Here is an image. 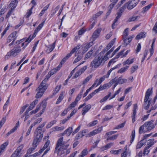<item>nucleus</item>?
<instances>
[{"mask_svg":"<svg viewBox=\"0 0 157 157\" xmlns=\"http://www.w3.org/2000/svg\"><path fill=\"white\" fill-rule=\"evenodd\" d=\"M77 103L75 101H74L70 105L68 108H67V109H69V110L71 109L72 108L74 107L77 105Z\"/></svg>","mask_w":157,"mask_h":157,"instance_id":"nucleus-39","label":"nucleus"},{"mask_svg":"<svg viewBox=\"0 0 157 157\" xmlns=\"http://www.w3.org/2000/svg\"><path fill=\"white\" fill-rule=\"evenodd\" d=\"M135 130H133L132 131V134L131 136V140L130 142L131 144L132 143L134 140L135 137Z\"/></svg>","mask_w":157,"mask_h":157,"instance_id":"nucleus-38","label":"nucleus"},{"mask_svg":"<svg viewBox=\"0 0 157 157\" xmlns=\"http://www.w3.org/2000/svg\"><path fill=\"white\" fill-rule=\"evenodd\" d=\"M101 30V28H98L94 31L90 38L93 41L95 40L99 36Z\"/></svg>","mask_w":157,"mask_h":157,"instance_id":"nucleus-8","label":"nucleus"},{"mask_svg":"<svg viewBox=\"0 0 157 157\" xmlns=\"http://www.w3.org/2000/svg\"><path fill=\"white\" fill-rule=\"evenodd\" d=\"M56 42H54L52 45H49L48 47V50L46 51L48 53L52 51L54 48L55 46Z\"/></svg>","mask_w":157,"mask_h":157,"instance_id":"nucleus-21","label":"nucleus"},{"mask_svg":"<svg viewBox=\"0 0 157 157\" xmlns=\"http://www.w3.org/2000/svg\"><path fill=\"white\" fill-rule=\"evenodd\" d=\"M118 136V135H116L113 136H112L110 137H108L107 139V140H114L117 139V136Z\"/></svg>","mask_w":157,"mask_h":157,"instance_id":"nucleus-51","label":"nucleus"},{"mask_svg":"<svg viewBox=\"0 0 157 157\" xmlns=\"http://www.w3.org/2000/svg\"><path fill=\"white\" fill-rule=\"evenodd\" d=\"M46 124V122H44L42 124H41L36 129V130H39L40 131L44 132L43 131H42V128H43Z\"/></svg>","mask_w":157,"mask_h":157,"instance_id":"nucleus-41","label":"nucleus"},{"mask_svg":"<svg viewBox=\"0 0 157 157\" xmlns=\"http://www.w3.org/2000/svg\"><path fill=\"white\" fill-rule=\"evenodd\" d=\"M93 50L91 49L85 55L84 59H86L90 58L93 54Z\"/></svg>","mask_w":157,"mask_h":157,"instance_id":"nucleus-32","label":"nucleus"},{"mask_svg":"<svg viewBox=\"0 0 157 157\" xmlns=\"http://www.w3.org/2000/svg\"><path fill=\"white\" fill-rule=\"evenodd\" d=\"M138 66L137 65L133 66L131 68V72L132 73L134 72L138 68Z\"/></svg>","mask_w":157,"mask_h":157,"instance_id":"nucleus-61","label":"nucleus"},{"mask_svg":"<svg viewBox=\"0 0 157 157\" xmlns=\"http://www.w3.org/2000/svg\"><path fill=\"white\" fill-rule=\"evenodd\" d=\"M48 80V79L47 78H45L41 82L39 86H40V87H44V88L47 89L48 87V84L46 83V82Z\"/></svg>","mask_w":157,"mask_h":157,"instance_id":"nucleus-16","label":"nucleus"},{"mask_svg":"<svg viewBox=\"0 0 157 157\" xmlns=\"http://www.w3.org/2000/svg\"><path fill=\"white\" fill-rule=\"evenodd\" d=\"M117 68V67H114L113 68H111L110 70H109L108 72H107V73L106 75H104L103 77H105V78H108L109 75L111 71L113 70L116 69Z\"/></svg>","mask_w":157,"mask_h":157,"instance_id":"nucleus-37","label":"nucleus"},{"mask_svg":"<svg viewBox=\"0 0 157 157\" xmlns=\"http://www.w3.org/2000/svg\"><path fill=\"white\" fill-rule=\"evenodd\" d=\"M111 95V93L109 92L108 95L104 97L102 99L100 100V102L101 103L104 101H106L108 99L110 96Z\"/></svg>","mask_w":157,"mask_h":157,"instance_id":"nucleus-33","label":"nucleus"},{"mask_svg":"<svg viewBox=\"0 0 157 157\" xmlns=\"http://www.w3.org/2000/svg\"><path fill=\"white\" fill-rule=\"evenodd\" d=\"M17 127H14L11 130L8 132L6 135V137L9 136L10 134L16 130Z\"/></svg>","mask_w":157,"mask_h":157,"instance_id":"nucleus-56","label":"nucleus"},{"mask_svg":"<svg viewBox=\"0 0 157 157\" xmlns=\"http://www.w3.org/2000/svg\"><path fill=\"white\" fill-rule=\"evenodd\" d=\"M121 149L118 150H111L110 151V152L111 153L113 154L114 155L118 154L119 152L121 151Z\"/></svg>","mask_w":157,"mask_h":157,"instance_id":"nucleus-54","label":"nucleus"},{"mask_svg":"<svg viewBox=\"0 0 157 157\" xmlns=\"http://www.w3.org/2000/svg\"><path fill=\"white\" fill-rule=\"evenodd\" d=\"M149 148H147V147H145L144 150V152L143 154L144 155H147L149 153L150 150H148Z\"/></svg>","mask_w":157,"mask_h":157,"instance_id":"nucleus-58","label":"nucleus"},{"mask_svg":"<svg viewBox=\"0 0 157 157\" xmlns=\"http://www.w3.org/2000/svg\"><path fill=\"white\" fill-rule=\"evenodd\" d=\"M94 87V86H92L89 89H88L86 91V92L83 94V98L85 97L88 94L90 91Z\"/></svg>","mask_w":157,"mask_h":157,"instance_id":"nucleus-48","label":"nucleus"},{"mask_svg":"<svg viewBox=\"0 0 157 157\" xmlns=\"http://www.w3.org/2000/svg\"><path fill=\"white\" fill-rule=\"evenodd\" d=\"M8 144V143L6 142L1 145L0 147V155L1 153L4 151V149Z\"/></svg>","mask_w":157,"mask_h":157,"instance_id":"nucleus-24","label":"nucleus"},{"mask_svg":"<svg viewBox=\"0 0 157 157\" xmlns=\"http://www.w3.org/2000/svg\"><path fill=\"white\" fill-rule=\"evenodd\" d=\"M112 43H110V42L107 45L106 47L102 51H101L100 52L101 55L102 54V55H104L105 52H106L108 50H109L110 48L113 45Z\"/></svg>","mask_w":157,"mask_h":157,"instance_id":"nucleus-22","label":"nucleus"},{"mask_svg":"<svg viewBox=\"0 0 157 157\" xmlns=\"http://www.w3.org/2000/svg\"><path fill=\"white\" fill-rule=\"evenodd\" d=\"M139 1V0H132L128 3H126L127 8L128 10H131L135 7L138 4Z\"/></svg>","mask_w":157,"mask_h":157,"instance_id":"nucleus-6","label":"nucleus"},{"mask_svg":"<svg viewBox=\"0 0 157 157\" xmlns=\"http://www.w3.org/2000/svg\"><path fill=\"white\" fill-rule=\"evenodd\" d=\"M17 32L16 31L12 33L8 37L7 43H9L12 41L11 43L9 44V46H11L13 44L14 41L16 40L17 38Z\"/></svg>","mask_w":157,"mask_h":157,"instance_id":"nucleus-4","label":"nucleus"},{"mask_svg":"<svg viewBox=\"0 0 157 157\" xmlns=\"http://www.w3.org/2000/svg\"><path fill=\"white\" fill-rule=\"evenodd\" d=\"M17 0L12 1L10 4V6L11 7V8H13L14 10L17 6Z\"/></svg>","mask_w":157,"mask_h":157,"instance_id":"nucleus-25","label":"nucleus"},{"mask_svg":"<svg viewBox=\"0 0 157 157\" xmlns=\"http://www.w3.org/2000/svg\"><path fill=\"white\" fill-rule=\"evenodd\" d=\"M133 59H132L130 60L128 59L126 61L123 62V63L124 65L126 64H130L132 63L133 62Z\"/></svg>","mask_w":157,"mask_h":157,"instance_id":"nucleus-45","label":"nucleus"},{"mask_svg":"<svg viewBox=\"0 0 157 157\" xmlns=\"http://www.w3.org/2000/svg\"><path fill=\"white\" fill-rule=\"evenodd\" d=\"M13 49L17 55L21 51V49L19 46V47H14Z\"/></svg>","mask_w":157,"mask_h":157,"instance_id":"nucleus-34","label":"nucleus"},{"mask_svg":"<svg viewBox=\"0 0 157 157\" xmlns=\"http://www.w3.org/2000/svg\"><path fill=\"white\" fill-rule=\"evenodd\" d=\"M143 141V140H142L137 143L136 146V148L137 149L140 148L144 144L142 142Z\"/></svg>","mask_w":157,"mask_h":157,"instance_id":"nucleus-44","label":"nucleus"},{"mask_svg":"<svg viewBox=\"0 0 157 157\" xmlns=\"http://www.w3.org/2000/svg\"><path fill=\"white\" fill-rule=\"evenodd\" d=\"M40 141H41L40 140H37V139L34 138L33 140L32 143V145L36 146V147L38 145L39 143L40 142Z\"/></svg>","mask_w":157,"mask_h":157,"instance_id":"nucleus-36","label":"nucleus"},{"mask_svg":"<svg viewBox=\"0 0 157 157\" xmlns=\"http://www.w3.org/2000/svg\"><path fill=\"white\" fill-rule=\"evenodd\" d=\"M98 93V90H95L92 93L90 94L85 99L84 101H87L91 98L95 94Z\"/></svg>","mask_w":157,"mask_h":157,"instance_id":"nucleus-18","label":"nucleus"},{"mask_svg":"<svg viewBox=\"0 0 157 157\" xmlns=\"http://www.w3.org/2000/svg\"><path fill=\"white\" fill-rule=\"evenodd\" d=\"M147 141V145L146 147H147V148H149L153 145L156 142V141H154V139L149 140Z\"/></svg>","mask_w":157,"mask_h":157,"instance_id":"nucleus-15","label":"nucleus"},{"mask_svg":"<svg viewBox=\"0 0 157 157\" xmlns=\"http://www.w3.org/2000/svg\"><path fill=\"white\" fill-rule=\"evenodd\" d=\"M103 13L102 11H99L96 14L94 15L93 16V20H94L97 18L99 16L101 15Z\"/></svg>","mask_w":157,"mask_h":157,"instance_id":"nucleus-40","label":"nucleus"},{"mask_svg":"<svg viewBox=\"0 0 157 157\" xmlns=\"http://www.w3.org/2000/svg\"><path fill=\"white\" fill-rule=\"evenodd\" d=\"M47 89L42 87L39 86L36 89V91H37V93L36 95V98H39L41 97L43 95L44 92Z\"/></svg>","mask_w":157,"mask_h":157,"instance_id":"nucleus-5","label":"nucleus"},{"mask_svg":"<svg viewBox=\"0 0 157 157\" xmlns=\"http://www.w3.org/2000/svg\"><path fill=\"white\" fill-rule=\"evenodd\" d=\"M6 120V117H3L2 120L0 121V129L2 127L4 123L5 122Z\"/></svg>","mask_w":157,"mask_h":157,"instance_id":"nucleus-59","label":"nucleus"},{"mask_svg":"<svg viewBox=\"0 0 157 157\" xmlns=\"http://www.w3.org/2000/svg\"><path fill=\"white\" fill-rule=\"evenodd\" d=\"M83 53H81L80 51H79L78 52H76L75 56L82 59L83 57Z\"/></svg>","mask_w":157,"mask_h":157,"instance_id":"nucleus-43","label":"nucleus"},{"mask_svg":"<svg viewBox=\"0 0 157 157\" xmlns=\"http://www.w3.org/2000/svg\"><path fill=\"white\" fill-rule=\"evenodd\" d=\"M128 28L124 30L123 33V36H122L123 38L124 37H126L127 36H128Z\"/></svg>","mask_w":157,"mask_h":157,"instance_id":"nucleus-46","label":"nucleus"},{"mask_svg":"<svg viewBox=\"0 0 157 157\" xmlns=\"http://www.w3.org/2000/svg\"><path fill=\"white\" fill-rule=\"evenodd\" d=\"M98 121L97 120H95L93 121L92 122H91L89 124H88L87 126L89 127L93 126L95 125L97 123Z\"/></svg>","mask_w":157,"mask_h":157,"instance_id":"nucleus-49","label":"nucleus"},{"mask_svg":"<svg viewBox=\"0 0 157 157\" xmlns=\"http://www.w3.org/2000/svg\"><path fill=\"white\" fill-rule=\"evenodd\" d=\"M127 4H125L122 7H121L119 10V12L122 13L124 12L125 9L127 7Z\"/></svg>","mask_w":157,"mask_h":157,"instance_id":"nucleus-52","label":"nucleus"},{"mask_svg":"<svg viewBox=\"0 0 157 157\" xmlns=\"http://www.w3.org/2000/svg\"><path fill=\"white\" fill-rule=\"evenodd\" d=\"M104 80V77H101L99 80L98 79H97L94 82V83L93 84L92 86L94 85V87L95 86V85L97 84L96 86H97L99 85L100 84H101V82Z\"/></svg>","mask_w":157,"mask_h":157,"instance_id":"nucleus-17","label":"nucleus"},{"mask_svg":"<svg viewBox=\"0 0 157 157\" xmlns=\"http://www.w3.org/2000/svg\"><path fill=\"white\" fill-rule=\"evenodd\" d=\"M152 93V88L151 89H148L145 94V95H147V96H150V95H151Z\"/></svg>","mask_w":157,"mask_h":157,"instance_id":"nucleus-57","label":"nucleus"},{"mask_svg":"<svg viewBox=\"0 0 157 157\" xmlns=\"http://www.w3.org/2000/svg\"><path fill=\"white\" fill-rule=\"evenodd\" d=\"M147 104L146 105V103H145L144 105V109L145 110H147L149 107V106L151 104V100H148V102H147Z\"/></svg>","mask_w":157,"mask_h":157,"instance_id":"nucleus-53","label":"nucleus"},{"mask_svg":"<svg viewBox=\"0 0 157 157\" xmlns=\"http://www.w3.org/2000/svg\"><path fill=\"white\" fill-rule=\"evenodd\" d=\"M36 146H33V147L29 148L27 151V153L31 154L32 152L36 148Z\"/></svg>","mask_w":157,"mask_h":157,"instance_id":"nucleus-63","label":"nucleus"},{"mask_svg":"<svg viewBox=\"0 0 157 157\" xmlns=\"http://www.w3.org/2000/svg\"><path fill=\"white\" fill-rule=\"evenodd\" d=\"M50 144V141L49 140H48L45 143V144H44V146H45L46 148H47V149H46V150L44 152V154L41 156V157H43V156L45 155L46 154H47L48 152L50 150V147L48 146L49 144Z\"/></svg>","mask_w":157,"mask_h":157,"instance_id":"nucleus-14","label":"nucleus"},{"mask_svg":"<svg viewBox=\"0 0 157 157\" xmlns=\"http://www.w3.org/2000/svg\"><path fill=\"white\" fill-rule=\"evenodd\" d=\"M56 122V121L53 120L49 122L48 124L47 125L46 128H48L51 127Z\"/></svg>","mask_w":157,"mask_h":157,"instance_id":"nucleus-35","label":"nucleus"},{"mask_svg":"<svg viewBox=\"0 0 157 157\" xmlns=\"http://www.w3.org/2000/svg\"><path fill=\"white\" fill-rule=\"evenodd\" d=\"M140 18V17L139 16H132L130 17L128 20V21L129 22L133 21H137Z\"/></svg>","mask_w":157,"mask_h":157,"instance_id":"nucleus-26","label":"nucleus"},{"mask_svg":"<svg viewBox=\"0 0 157 157\" xmlns=\"http://www.w3.org/2000/svg\"><path fill=\"white\" fill-rule=\"evenodd\" d=\"M64 93V92H62L61 93L59 97L57 99V101L56 102V104H58L61 101L63 100L64 98L63 95Z\"/></svg>","mask_w":157,"mask_h":157,"instance_id":"nucleus-23","label":"nucleus"},{"mask_svg":"<svg viewBox=\"0 0 157 157\" xmlns=\"http://www.w3.org/2000/svg\"><path fill=\"white\" fill-rule=\"evenodd\" d=\"M113 144V143H110L107 144L105 146L101 147L100 149V151H102L110 148Z\"/></svg>","mask_w":157,"mask_h":157,"instance_id":"nucleus-12","label":"nucleus"},{"mask_svg":"<svg viewBox=\"0 0 157 157\" xmlns=\"http://www.w3.org/2000/svg\"><path fill=\"white\" fill-rule=\"evenodd\" d=\"M88 152L87 149L85 148L81 152V154L78 157H83L87 155Z\"/></svg>","mask_w":157,"mask_h":157,"instance_id":"nucleus-27","label":"nucleus"},{"mask_svg":"<svg viewBox=\"0 0 157 157\" xmlns=\"http://www.w3.org/2000/svg\"><path fill=\"white\" fill-rule=\"evenodd\" d=\"M113 106L110 105H107L102 110H104L107 109H109L113 107Z\"/></svg>","mask_w":157,"mask_h":157,"instance_id":"nucleus-60","label":"nucleus"},{"mask_svg":"<svg viewBox=\"0 0 157 157\" xmlns=\"http://www.w3.org/2000/svg\"><path fill=\"white\" fill-rule=\"evenodd\" d=\"M152 6V4H150L148 6L144 7L142 9V13H144L145 12L147 11L149 9H150Z\"/></svg>","mask_w":157,"mask_h":157,"instance_id":"nucleus-31","label":"nucleus"},{"mask_svg":"<svg viewBox=\"0 0 157 157\" xmlns=\"http://www.w3.org/2000/svg\"><path fill=\"white\" fill-rule=\"evenodd\" d=\"M70 54H67L65 57L63 58L62 61H61V62H62L63 64L64 63V62L68 59L69 57H70Z\"/></svg>","mask_w":157,"mask_h":157,"instance_id":"nucleus-55","label":"nucleus"},{"mask_svg":"<svg viewBox=\"0 0 157 157\" xmlns=\"http://www.w3.org/2000/svg\"><path fill=\"white\" fill-rule=\"evenodd\" d=\"M117 16L114 20L113 23L112 25V28L113 29H114L116 27L117 24H115L117 21L121 17L122 15V13L118 12L117 13Z\"/></svg>","mask_w":157,"mask_h":157,"instance_id":"nucleus-11","label":"nucleus"},{"mask_svg":"<svg viewBox=\"0 0 157 157\" xmlns=\"http://www.w3.org/2000/svg\"><path fill=\"white\" fill-rule=\"evenodd\" d=\"M86 31V29L82 28L78 31V35H82Z\"/></svg>","mask_w":157,"mask_h":157,"instance_id":"nucleus-64","label":"nucleus"},{"mask_svg":"<svg viewBox=\"0 0 157 157\" xmlns=\"http://www.w3.org/2000/svg\"><path fill=\"white\" fill-rule=\"evenodd\" d=\"M43 133L44 132L40 131L38 130H35L34 138L37 139V140L41 141L43 137Z\"/></svg>","mask_w":157,"mask_h":157,"instance_id":"nucleus-7","label":"nucleus"},{"mask_svg":"<svg viewBox=\"0 0 157 157\" xmlns=\"http://www.w3.org/2000/svg\"><path fill=\"white\" fill-rule=\"evenodd\" d=\"M118 1V0H110V2H112V3L109 5V7H110L111 9H112Z\"/></svg>","mask_w":157,"mask_h":157,"instance_id":"nucleus-30","label":"nucleus"},{"mask_svg":"<svg viewBox=\"0 0 157 157\" xmlns=\"http://www.w3.org/2000/svg\"><path fill=\"white\" fill-rule=\"evenodd\" d=\"M102 55V54L101 55L100 53L98 56H96L91 62L90 67L97 68L100 66H103L105 61L108 59V58L106 56H101Z\"/></svg>","mask_w":157,"mask_h":157,"instance_id":"nucleus-2","label":"nucleus"},{"mask_svg":"<svg viewBox=\"0 0 157 157\" xmlns=\"http://www.w3.org/2000/svg\"><path fill=\"white\" fill-rule=\"evenodd\" d=\"M127 79H122L121 77L118 78H116V81L118 84H123L127 82Z\"/></svg>","mask_w":157,"mask_h":157,"instance_id":"nucleus-19","label":"nucleus"},{"mask_svg":"<svg viewBox=\"0 0 157 157\" xmlns=\"http://www.w3.org/2000/svg\"><path fill=\"white\" fill-rule=\"evenodd\" d=\"M137 108V104H136L134 105L133 109V114L132 117V122L133 123L135 121V116L136 114V110Z\"/></svg>","mask_w":157,"mask_h":157,"instance_id":"nucleus-13","label":"nucleus"},{"mask_svg":"<svg viewBox=\"0 0 157 157\" xmlns=\"http://www.w3.org/2000/svg\"><path fill=\"white\" fill-rule=\"evenodd\" d=\"M92 78V76H89L87 77L86 79H85L82 82L83 84H86L87 82H88L90 79Z\"/></svg>","mask_w":157,"mask_h":157,"instance_id":"nucleus-50","label":"nucleus"},{"mask_svg":"<svg viewBox=\"0 0 157 157\" xmlns=\"http://www.w3.org/2000/svg\"><path fill=\"white\" fill-rule=\"evenodd\" d=\"M91 106L90 104H88L84 107L82 109V115H84L91 108Z\"/></svg>","mask_w":157,"mask_h":157,"instance_id":"nucleus-20","label":"nucleus"},{"mask_svg":"<svg viewBox=\"0 0 157 157\" xmlns=\"http://www.w3.org/2000/svg\"><path fill=\"white\" fill-rule=\"evenodd\" d=\"M145 33L144 32L141 33L136 36V39L138 40L144 38L145 36Z\"/></svg>","mask_w":157,"mask_h":157,"instance_id":"nucleus-28","label":"nucleus"},{"mask_svg":"<svg viewBox=\"0 0 157 157\" xmlns=\"http://www.w3.org/2000/svg\"><path fill=\"white\" fill-rule=\"evenodd\" d=\"M125 124V122H124L120 124H119L117 127H116L114 129H119V128H121L124 126Z\"/></svg>","mask_w":157,"mask_h":157,"instance_id":"nucleus-62","label":"nucleus"},{"mask_svg":"<svg viewBox=\"0 0 157 157\" xmlns=\"http://www.w3.org/2000/svg\"><path fill=\"white\" fill-rule=\"evenodd\" d=\"M17 55L15 53L14 51L13 50V49H12L10 52H8L7 55H6V56H12L13 57H15Z\"/></svg>","mask_w":157,"mask_h":157,"instance_id":"nucleus-29","label":"nucleus"},{"mask_svg":"<svg viewBox=\"0 0 157 157\" xmlns=\"http://www.w3.org/2000/svg\"><path fill=\"white\" fill-rule=\"evenodd\" d=\"M66 143L63 141V137L59 138L57 142L54 153H56L58 155H61L63 153V151L66 150L69 145V144H66Z\"/></svg>","mask_w":157,"mask_h":157,"instance_id":"nucleus-1","label":"nucleus"},{"mask_svg":"<svg viewBox=\"0 0 157 157\" xmlns=\"http://www.w3.org/2000/svg\"><path fill=\"white\" fill-rule=\"evenodd\" d=\"M154 121L153 120L145 122L144 124L141 126L139 129V133L140 134L145 133L153 129L156 125L153 124Z\"/></svg>","mask_w":157,"mask_h":157,"instance_id":"nucleus-3","label":"nucleus"},{"mask_svg":"<svg viewBox=\"0 0 157 157\" xmlns=\"http://www.w3.org/2000/svg\"><path fill=\"white\" fill-rule=\"evenodd\" d=\"M93 41H92V42L89 43L86 45L85 47V48H86V51H87L89 48L92 46Z\"/></svg>","mask_w":157,"mask_h":157,"instance_id":"nucleus-47","label":"nucleus"},{"mask_svg":"<svg viewBox=\"0 0 157 157\" xmlns=\"http://www.w3.org/2000/svg\"><path fill=\"white\" fill-rule=\"evenodd\" d=\"M87 67L86 66L83 67L82 68H81L80 70L76 72L74 78H76L78 77L79 76L82 74L83 73L84 71L86 69Z\"/></svg>","mask_w":157,"mask_h":157,"instance_id":"nucleus-10","label":"nucleus"},{"mask_svg":"<svg viewBox=\"0 0 157 157\" xmlns=\"http://www.w3.org/2000/svg\"><path fill=\"white\" fill-rule=\"evenodd\" d=\"M102 126H101L95 129L92 132H90L86 136V137H90L94 135H95L98 133L101 132L102 130Z\"/></svg>","mask_w":157,"mask_h":157,"instance_id":"nucleus-9","label":"nucleus"},{"mask_svg":"<svg viewBox=\"0 0 157 157\" xmlns=\"http://www.w3.org/2000/svg\"><path fill=\"white\" fill-rule=\"evenodd\" d=\"M129 67V66H128L121 68L118 71L117 73H122L124 72L127 70Z\"/></svg>","mask_w":157,"mask_h":157,"instance_id":"nucleus-42","label":"nucleus"}]
</instances>
